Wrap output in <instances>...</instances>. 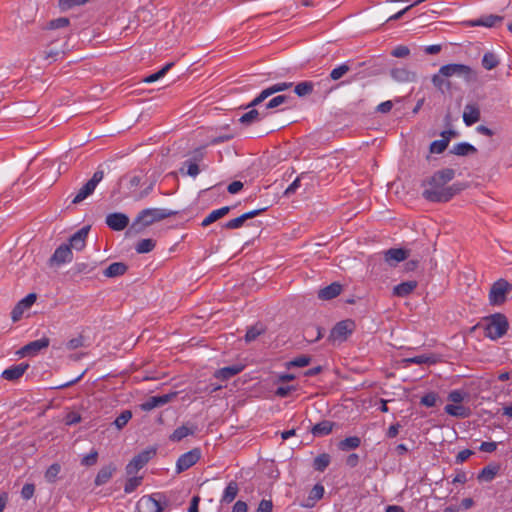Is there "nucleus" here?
<instances>
[{
  "label": "nucleus",
  "instance_id": "nucleus-1",
  "mask_svg": "<svg viewBox=\"0 0 512 512\" xmlns=\"http://www.w3.org/2000/svg\"><path fill=\"white\" fill-rule=\"evenodd\" d=\"M455 171L445 168L435 172L430 178L423 182L424 190L422 196L430 202H447L460 189L456 185L447 184L454 178Z\"/></svg>",
  "mask_w": 512,
  "mask_h": 512
},
{
  "label": "nucleus",
  "instance_id": "nucleus-2",
  "mask_svg": "<svg viewBox=\"0 0 512 512\" xmlns=\"http://www.w3.org/2000/svg\"><path fill=\"white\" fill-rule=\"evenodd\" d=\"M175 212L168 209L161 208H147L142 210L137 217L134 219L130 229L135 230V232L141 231L143 228L153 224L154 222L161 221L166 219Z\"/></svg>",
  "mask_w": 512,
  "mask_h": 512
},
{
  "label": "nucleus",
  "instance_id": "nucleus-3",
  "mask_svg": "<svg viewBox=\"0 0 512 512\" xmlns=\"http://www.w3.org/2000/svg\"><path fill=\"white\" fill-rule=\"evenodd\" d=\"M509 328L508 319L501 313L491 315L487 319L485 326V336L491 340H497L503 337Z\"/></svg>",
  "mask_w": 512,
  "mask_h": 512
},
{
  "label": "nucleus",
  "instance_id": "nucleus-4",
  "mask_svg": "<svg viewBox=\"0 0 512 512\" xmlns=\"http://www.w3.org/2000/svg\"><path fill=\"white\" fill-rule=\"evenodd\" d=\"M442 74L450 77H458L466 83H473L478 80V73L470 66L460 63H451L441 66Z\"/></svg>",
  "mask_w": 512,
  "mask_h": 512
},
{
  "label": "nucleus",
  "instance_id": "nucleus-5",
  "mask_svg": "<svg viewBox=\"0 0 512 512\" xmlns=\"http://www.w3.org/2000/svg\"><path fill=\"white\" fill-rule=\"evenodd\" d=\"M167 503L165 494L157 492L142 496L136 504V509L138 512H162L163 505H167Z\"/></svg>",
  "mask_w": 512,
  "mask_h": 512
},
{
  "label": "nucleus",
  "instance_id": "nucleus-6",
  "mask_svg": "<svg viewBox=\"0 0 512 512\" xmlns=\"http://www.w3.org/2000/svg\"><path fill=\"white\" fill-rule=\"evenodd\" d=\"M157 449L148 447L135 455L126 466L127 475H134L156 456Z\"/></svg>",
  "mask_w": 512,
  "mask_h": 512
},
{
  "label": "nucleus",
  "instance_id": "nucleus-7",
  "mask_svg": "<svg viewBox=\"0 0 512 512\" xmlns=\"http://www.w3.org/2000/svg\"><path fill=\"white\" fill-rule=\"evenodd\" d=\"M512 285L504 279L496 281L489 293V301L492 305H501L507 299V294L511 291Z\"/></svg>",
  "mask_w": 512,
  "mask_h": 512
},
{
  "label": "nucleus",
  "instance_id": "nucleus-8",
  "mask_svg": "<svg viewBox=\"0 0 512 512\" xmlns=\"http://www.w3.org/2000/svg\"><path fill=\"white\" fill-rule=\"evenodd\" d=\"M104 178V171L97 170L92 178L88 180L78 191L74 199L72 200L73 204H79L83 200H85L88 196L93 194L95 191L97 185L102 181Z\"/></svg>",
  "mask_w": 512,
  "mask_h": 512
},
{
  "label": "nucleus",
  "instance_id": "nucleus-9",
  "mask_svg": "<svg viewBox=\"0 0 512 512\" xmlns=\"http://www.w3.org/2000/svg\"><path fill=\"white\" fill-rule=\"evenodd\" d=\"M354 329V321L349 319L340 321L331 330L329 339L333 342H343L352 334Z\"/></svg>",
  "mask_w": 512,
  "mask_h": 512
},
{
  "label": "nucleus",
  "instance_id": "nucleus-10",
  "mask_svg": "<svg viewBox=\"0 0 512 512\" xmlns=\"http://www.w3.org/2000/svg\"><path fill=\"white\" fill-rule=\"evenodd\" d=\"M291 82L276 83L266 89H264L256 98H254L247 107H254L263 102L271 95L289 89L292 87Z\"/></svg>",
  "mask_w": 512,
  "mask_h": 512
},
{
  "label": "nucleus",
  "instance_id": "nucleus-11",
  "mask_svg": "<svg viewBox=\"0 0 512 512\" xmlns=\"http://www.w3.org/2000/svg\"><path fill=\"white\" fill-rule=\"evenodd\" d=\"M73 260V253L68 244H61L56 248L53 255L50 257L49 262L50 265H62L64 263H69Z\"/></svg>",
  "mask_w": 512,
  "mask_h": 512
},
{
  "label": "nucleus",
  "instance_id": "nucleus-12",
  "mask_svg": "<svg viewBox=\"0 0 512 512\" xmlns=\"http://www.w3.org/2000/svg\"><path fill=\"white\" fill-rule=\"evenodd\" d=\"M37 296L35 293H29L23 299H21L11 312V318L13 322H17L21 319L25 310L29 309L36 301Z\"/></svg>",
  "mask_w": 512,
  "mask_h": 512
},
{
  "label": "nucleus",
  "instance_id": "nucleus-13",
  "mask_svg": "<svg viewBox=\"0 0 512 512\" xmlns=\"http://www.w3.org/2000/svg\"><path fill=\"white\" fill-rule=\"evenodd\" d=\"M105 222L112 230L122 231L128 226L129 218L124 213L114 212L106 216Z\"/></svg>",
  "mask_w": 512,
  "mask_h": 512
},
{
  "label": "nucleus",
  "instance_id": "nucleus-14",
  "mask_svg": "<svg viewBox=\"0 0 512 512\" xmlns=\"http://www.w3.org/2000/svg\"><path fill=\"white\" fill-rule=\"evenodd\" d=\"M50 344L48 337H42L26 344L21 348L20 353L23 356H34L37 355L42 349H46Z\"/></svg>",
  "mask_w": 512,
  "mask_h": 512
},
{
  "label": "nucleus",
  "instance_id": "nucleus-15",
  "mask_svg": "<svg viewBox=\"0 0 512 512\" xmlns=\"http://www.w3.org/2000/svg\"><path fill=\"white\" fill-rule=\"evenodd\" d=\"M90 229L91 227L89 225L83 226L69 238L68 245L71 250L73 248L77 251H81L86 246V240Z\"/></svg>",
  "mask_w": 512,
  "mask_h": 512
},
{
  "label": "nucleus",
  "instance_id": "nucleus-16",
  "mask_svg": "<svg viewBox=\"0 0 512 512\" xmlns=\"http://www.w3.org/2000/svg\"><path fill=\"white\" fill-rule=\"evenodd\" d=\"M263 211H265V208L256 209V210H252V211L246 212V213L240 215L237 218H234V219H231V220L227 221L223 225V228L229 229V230L241 228L247 220L256 217L257 215H259Z\"/></svg>",
  "mask_w": 512,
  "mask_h": 512
},
{
  "label": "nucleus",
  "instance_id": "nucleus-17",
  "mask_svg": "<svg viewBox=\"0 0 512 512\" xmlns=\"http://www.w3.org/2000/svg\"><path fill=\"white\" fill-rule=\"evenodd\" d=\"M408 256L409 251L402 248H391L384 252V259L391 266H395L399 262L404 261Z\"/></svg>",
  "mask_w": 512,
  "mask_h": 512
},
{
  "label": "nucleus",
  "instance_id": "nucleus-18",
  "mask_svg": "<svg viewBox=\"0 0 512 512\" xmlns=\"http://www.w3.org/2000/svg\"><path fill=\"white\" fill-rule=\"evenodd\" d=\"M390 75L396 82L409 83L416 80V73L406 67L393 68Z\"/></svg>",
  "mask_w": 512,
  "mask_h": 512
},
{
  "label": "nucleus",
  "instance_id": "nucleus-19",
  "mask_svg": "<svg viewBox=\"0 0 512 512\" xmlns=\"http://www.w3.org/2000/svg\"><path fill=\"white\" fill-rule=\"evenodd\" d=\"M503 21L502 16L498 15H485L475 20H469L466 22V25L469 27H476V26H484V27H494L498 23H501Z\"/></svg>",
  "mask_w": 512,
  "mask_h": 512
},
{
  "label": "nucleus",
  "instance_id": "nucleus-20",
  "mask_svg": "<svg viewBox=\"0 0 512 512\" xmlns=\"http://www.w3.org/2000/svg\"><path fill=\"white\" fill-rule=\"evenodd\" d=\"M480 109L477 104H466L463 112V122L466 126H472L480 120Z\"/></svg>",
  "mask_w": 512,
  "mask_h": 512
},
{
  "label": "nucleus",
  "instance_id": "nucleus-21",
  "mask_svg": "<svg viewBox=\"0 0 512 512\" xmlns=\"http://www.w3.org/2000/svg\"><path fill=\"white\" fill-rule=\"evenodd\" d=\"M171 398V394L152 396L141 404V409L144 411H150L154 408L161 407L168 403Z\"/></svg>",
  "mask_w": 512,
  "mask_h": 512
},
{
  "label": "nucleus",
  "instance_id": "nucleus-22",
  "mask_svg": "<svg viewBox=\"0 0 512 512\" xmlns=\"http://www.w3.org/2000/svg\"><path fill=\"white\" fill-rule=\"evenodd\" d=\"M244 368L245 366L243 364L237 363L217 370L214 375L217 379L224 381L239 374Z\"/></svg>",
  "mask_w": 512,
  "mask_h": 512
},
{
  "label": "nucleus",
  "instance_id": "nucleus-23",
  "mask_svg": "<svg viewBox=\"0 0 512 512\" xmlns=\"http://www.w3.org/2000/svg\"><path fill=\"white\" fill-rule=\"evenodd\" d=\"M439 359H440L439 356H437L435 354H423V355H417L414 357L405 358V359H403V363H405V366H408L410 364L432 365V364H436L437 362H439Z\"/></svg>",
  "mask_w": 512,
  "mask_h": 512
},
{
  "label": "nucleus",
  "instance_id": "nucleus-24",
  "mask_svg": "<svg viewBox=\"0 0 512 512\" xmlns=\"http://www.w3.org/2000/svg\"><path fill=\"white\" fill-rule=\"evenodd\" d=\"M28 367L29 365L26 363L11 366L3 371L2 377L9 381H15L25 373Z\"/></svg>",
  "mask_w": 512,
  "mask_h": 512
},
{
  "label": "nucleus",
  "instance_id": "nucleus-25",
  "mask_svg": "<svg viewBox=\"0 0 512 512\" xmlns=\"http://www.w3.org/2000/svg\"><path fill=\"white\" fill-rule=\"evenodd\" d=\"M116 471V466L114 464H109L103 466L97 473L94 483L96 486H101L106 484L113 476Z\"/></svg>",
  "mask_w": 512,
  "mask_h": 512
},
{
  "label": "nucleus",
  "instance_id": "nucleus-26",
  "mask_svg": "<svg viewBox=\"0 0 512 512\" xmlns=\"http://www.w3.org/2000/svg\"><path fill=\"white\" fill-rule=\"evenodd\" d=\"M239 492V485L236 481H230L223 491L220 499L221 504H230L237 497Z\"/></svg>",
  "mask_w": 512,
  "mask_h": 512
},
{
  "label": "nucleus",
  "instance_id": "nucleus-27",
  "mask_svg": "<svg viewBox=\"0 0 512 512\" xmlns=\"http://www.w3.org/2000/svg\"><path fill=\"white\" fill-rule=\"evenodd\" d=\"M342 291V286L336 282L322 288L318 292V297L322 300H330L337 297Z\"/></svg>",
  "mask_w": 512,
  "mask_h": 512
},
{
  "label": "nucleus",
  "instance_id": "nucleus-28",
  "mask_svg": "<svg viewBox=\"0 0 512 512\" xmlns=\"http://www.w3.org/2000/svg\"><path fill=\"white\" fill-rule=\"evenodd\" d=\"M444 411L448 415L457 418H467L471 415L470 408L463 405L447 404L444 408Z\"/></svg>",
  "mask_w": 512,
  "mask_h": 512
},
{
  "label": "nucleus",
  "instance_id": "nucleus-29",
  "mask_svg": "<svg viewBox=\"0 0 512 512\" xmlns=\"http://www.w3.org/2000/svg\"><path fill=\"white\" fill-rule=\"evenodd\" d=\"M432 83L435 86V88L439 90L441 93H445L451 88V83L448 80V77L442 74L441 68L439 69L438 73L433 75Z\"/></svg>",
  "mask_w": 512,
  "mask_h": 512
},
{
  "label": "nucleus",
  "instance_id": "nucleus-30",
  "mask_svg": "<svg viewBox=\"0 0 512 512\" xmlns=\"http://www.w3.org/2000/svg\"><path fill=\"white\" fill-rule=\"evenodd\" d=\"M128 266L123 262H113L105 270L104 276L108 278L118 277L126 273Z\"/></svg>",
  "mask_w": 512,
  "mask_h": 512
},
{
  "label": "nucleus",
  "instance_id": "nucleus-31",
  "mask_svg": "<svg viewBox=\"0 0 512 512\" xmlns=\"http://www.w3.org/2000/svg\"><path fill=\"white\" fill-rule=\"evenodd\" d=\"M417 287L416 281H406L396 285L393 288V294L397 297H406Z\"/></svg>",
  "mask_w": 512,
  "mask_h": 512
},
{
  "label": "nucleus",
  "instance_id": "nucleus-32",
  "mask_svg": "<svg viewBox=\"0 0 512 512\" xmlns=\"http://www.w3.org/2000/svg\"><path fill=\"white\" fill-rule=\"evenodd\" d=\"M334 425V422L324 420L314 425L311 432L316 437L326 436L332 432Z\"/></svg>",
  "mask_w": 512,
  "mask_h": 512
},
{
  "label": "nucleus",
  "instance_id": "nucleus-33",
  "mask_svg": "<svg viewBox=\"0 0 512 512\" xmlns=\"http://www.w3.org/2000/svg\"><path fill=\"white\" fill-rule=\"evenodd\" d=\"M230 207L229 206H224V207H221L219 209H216V210H213L212 212H210L207 217L202 221L201 225L203 227H207L209 226L210 224H212L213 222L217 221L218 219L224 217L225 215H227L230 211Z\"/></svg>",
  "mask_w": 512,
  "mask_h": 512
},
{
  "label": "nucleus",
  "instance_id": "nucleus-34",
  "mask_svg": "<svg viewBox=\"0 0 512 512\" xmlns=\"http://www.w3.org/2000/svg\"><path fill=\"white\" fill-rule=\"evenodd\" d=\"M192 467V450L182 454L176 462V473L180 474L183 471Z\"/></svg>",
  "mask_w": 512,
  "mask_h": 512
},
{
  "label": "nucleus",
  "instance_id": "nucleus-35",
  "mask_svg": "<svg viewBox=\"0 0 512 512\" xmlns=\"http://www.w3.org/2000/svg\"><path fill=\"white\" fill-rule=\"evenodd\" d=\"M451 134H453L452 131L443 132L442 136L444 137V139L433 141L430 144V152L436 153V154L442 153L447 148L448 143H449V138L446 137V135H451Z\"/></svg>",
  "mask_w": 512,
  "mask_h": 512
},
{
  "label": "nucleus",
  "instance_id": "nucleus-36",
  "mask_svg": "<svg viewBox=\"0 0 512 512\" xmlns=\"http://www.w3.org/2000/svg\"><path fill=\"white\" fill-rule=\"evenodd\" d=\"M476 152L477 149L473 145L466 142L455 144L452 149V153L458 156H466Z\"/></svg>",
  "mask_w": 512,
  "mask_h": 512
},
{
  "label": "nucleus",
  "instance_id": "nucleus-37",
  "mask_svg": "<svg viewBox=\"0 0 512 512\" xmlns=\"http://www.w3.org/2000/svg\"><path fill=\"white\" fill-rule=\"evenodd\" d=\"M499 65L498 57L492 52H486L482 58V66L486 70H492Z\"/></svg>",
  "mask_w": 512,
  "mask_h": 512
},
{
  "label": "nucleus",
  "instance_id": "nucleus-38",
  "mask_svg": "<svg viewBox=\"0 0 512 512\" xmlns=\"http://www.w3.org/2000/svg\"><path fill=\"white\" fill-rule=\"evenodd\" d=\"M498 472L497 466H486L478 475V479L485 482L492 481Z\"/></svg>",
  "mask_w": 512,
  "mask_h": 512
},
{
  "label": "nucleus",
  "instance_id": "nucleus-39",
  "mask_svg": "<svg viewBox=\"0 0 512 512\" xmlns=\"http://www.w3.org/2000/svg\"><path fill=\"white\" fill-rule=\"evenodd\" d=\"M155 247V241L153 239H141L136 247L135 250L139 254L149 253L151 252Z\"/></svg>",
  "mask_w": 512,
  "mask_h": 512
},
{
  "label": "nucleus",
  "instance_id": "nucleus-40",
  "mask_svg": "<svg viewBox=\"0 0 512 512\" xmlns=\"http://www.w3.org/2000/svg\"><path fill=\"white\" fill-rule=\"evenodd\" d=\"M330 464V456L326 453L318 455L314 459L313 467L315 470L323 472Z\"/></svg>",
  "mask_w": 512,
  "mask_h": 512
},
{
  "label": "nucleus",
  "instance_id": "nucleus-41",
  "mask_svg": "<svg viewBox=\"0 0 512 512\" xmlns=\"http://www.w3.org/2000/svg\"><path fill=\"white\" fill-rule=\"evenodd\" d=\"M313 87H314L313 82L303 81V82L298 83L295 86L294 91L299 97H303V96H306V95H309L310 93H312Z\"/></svg>",
  "mask_w": 512,
  "mask_h": 512
},
{
  "label": "nucleus",
  "instance_id": "nucleus-42",
  "mask_svg": "<svg viewBox=\"0 0 512 512\" xmlns=\"http://www.w3.org/2000/svg\"><path fill=\"white\" fill-rule=\"evenodd\" d=\"M192 433V430L187 425H182L174 430V432L170 435V440L174 442L181 441L183 438Z\"/></svg>",
  "mask_w": 512,
  "mask_h": 512
},
{
  "label": "nucleus",
  "instance_id": "nucleus-43",
  "mask_svg": "<svg viewBox=\"0 0 512 512\" xmlns=\"http://www.w3.org/2000/svg\"><path fill=\"white\" fill-rule=\"evenodd\" d=\"M360 438L357 436L347 437L339 443L342 450L356 449L360 446Z\"/></svg>",
  "mask_w": 512,
  "mask_h": 512
},
{
  "label": "nucleus",
  "instance_id": "nucleus-44",
  "mask_svg": "<svg viewBox=\"0 0 512 512\" xmlns=\"http://www.w3.org/2000/svg\"><path fill=\"white\" fill-rule=\"evenodd\" d=\"M61 471V466L58 463H53L45 472V479L49 483H54Z\"/></svg>",
  "mask_w": 512,
  "mask_h": 512
},
{
  "label": "nucleus",
  "instance_id": "nucleus-45",
  "mask_svg": "<svg viewBox=\"0 0 512 512\" xmlns=\"http://www.w3.org/2000/svg\"><path fill=\"white\" fill-rule=\"evenodd\" d=\"M132 418V412L130 410H124L120 413V415L115 419L114 425L117 429H123L129 420Z\"/></svg>",
  "mask_w": 512,
  "mask_h": 512
},
{
  "label": "nucleus",
  "instance_id": "nucleus-46",
  "mask_svg": "<svg viewBox=\"0 0 512 512\" xmlns=\"http://www.w3.org/2000/svg\"><path fill=\"white\" fill-rule=\"evenodd\" d=\"M259 120V112L256 109H251L248 112L244 113L240 118L239 122L245 125H249L255 121Z\"/></svg>",
  "mask_w": 512,
  "mask_h": 512
},
{
  "label": "nucleus",
  "instance_id": "nucleus-47",
  "mask_svg": "<svg viewBox=\"0 0 512 512\" xmlns=\"http://www.w3.org/2000/svg\"><path fill=\"white\" fill-rule=\"evenodd\" d=\"M173 66V63H168L166 64L162 69H160L158 72L156 73H153L149 76H147L145 79H144V82L146 83H152V82H155L157 80H159L160 78H162L163 76L166 75V73L170 70V68Z\"/></svg>",
  "mask_w": 512,
  "mask_h": 512
},
{
  "label": "nucleus",
  "instance_id": "nucleus-48",
  "mask_svg": "<svg viewBox=\"0 0 512 512\" xmlns=\"http://www.w3.org/2000/svg\"><path fill=\"white\" fill-rule=\"evenodd\" d=\"M468 396L467 392L459 389H455L449 392L448 394V401L459 404L461 403L466 397Z\"/></svg>",
  "mask_w": 512,
  "mask_h": 512
},
{
  "label": "nucleus",
  "instance_id": "nucleus-49",
  "mask_svg": "<svg viewBox=\"0 0 512 512\" xmlns=\"http://www.w3.org/2000/svg\"><path fill=\"white\" fill-rule=\"evenodd\" d=\"M68 25H69V19L66 17H60L57 19L50 20L47 23L45 28L48 30H54V29L67 27Z\"/></svg>",
  "mask_w": 512,
  "mask_h": 512
},
{
  "label": "nucleus",
  "instance_id": "nucleus-50",
  "mask_svg": "<svg viewBox=\"0 0 512 512\" xmlns=\"http://www.w3.org/2000/svg\"><path fill=\"white\" fill-rule=\"evenodd\" d=\"M438 400L439 396L437 393L429 392L421 398L420 404L426 407H434Z\"/></svg>",
  "mask_w": 512,
  "mask_h": 512
},
{
  "label": "nucleus",
  "instance_id": "nucleus-51",
  "mask_svg": "<svg viewBox=\"0 0 512 512\" xmlns=\"http://www.w3.org/2000/svg\"><path fill=\"white\" fill-rule=\"evenodd\" d=\"M142 482V477H130L124 486V492L130 494L134 492Z\"/></svg>",
  "mask_w": 512,
  "mask_h": 512
},
{
  "label": "nucleus",
  "instance_id": "nucleus-52",
  "mask_svg": "<svg viewBox=\"0 0 512 512\" xmlns=\"http://www.w3.org/2000/svg\"><path fill=\"white\" fill-rule=\"evenodd\" d=\"M98 461V451L95 449H92L91 452L87 455H85L81 459V465L86 467L94 466Z\"/></svg>",
  "mask_w": 512,
  "mask_h": 512
},
{
  "label": "nucleus",
  "instance_id": "nucleus-53",
  "mask_svg": "<svg viewBox=\"0 0 512 512\" xmlns=\"http://www.w3.org/2000/svg\"><path fill=\"white\" fill-rule=\"evenodd\" d=\"M350 67L347 64H341L338 67L334 68L330 73V78L334 81L342 78L348 71Z\"/></svg>",
  "mask_w": 512,
  "mask_h": 512
},
{
  "label": "nucleus",
  "instance_id": "nucleus-54",
  "mask_svg": "<svg viewBox=\"0 0 512 512\" xmlns=\"http://www.w3.org/2000/svg\"><path fill=\"white\" fill-rule=\"evenodd\" d=\"M263 332H264V329L262 326H252V327L248 328V330L245 334L246 342L254 341Z\"/></svg>",
  "mask_w": 512,
  "mask_h": 512
},
{
  "label": "nucleus",
  "instance_id": "nucleus-55",
  "mask_svg": "<svg viewBox=\"0 0 512 512\" xmlns=\"http://www.w3.org/2000/svg\"><path fill=\"white\" fill-rule=\"evenodd\" d=\"M310 363V358L306 355H302L294 358L287 363V367H305Z\"/></svg>",
  "mask_w": 512,
  "mask_h": 512
},
{
  "label": "nucleus",
  "instance_id": "nucleus-56",
  "mask_svg": "<svg viewBox=\"0 0 512 512\" xmlns=\"http://www.w3.org/2000/svg\"><path fill=\"white\" fill-rule=\"evenodd\" d=\"M95 265L89 264V263H76L73 267V270L75 273H83V274H89L95 269Z\"/></svg>",
  "mask_w": 512,
  "mask_h": 512
},
{
  "label": "nucleus",
  "instance_id": "nucleus-57",
  "mask_svg": "<svg viewBox=\"0 0 512 512\" xmlns=\"http://www.w3.org/2000/svg\"><path fill=\"white\" fill-rule=\"evenodd\" d=\"M410 54V49L405 45H398L392 51L391 55L396 58H404Z\"/></svg>",
  "mask_w": 512,
  "mask_h": 512
},
{
  "label": "nucleus",
  "instance_id": "nucleus-58",
  "mask_svg": "<svg viewBox=\"0 0 512 512\" xmlns=\"http://www.w3.org/2000/svg\"><path fill=\"white\" fill-rule=\"evenodd\" d=\"M82 346H84V337L82 335L72 338L66 343V347L68 350H75Z\"/></svg>",
  "mask_w": 512,
  "mask_h": 512
},
{
  "label": "nucleus",
  "instance_id": "nucleus-59",
  "mask_svg": "<svg viewBox=\"0 0 512 512\" xmlns=\"http://www.w3.org/2000/svg\"><path fill=\"white\" fill-rule=\"evenodd\" d=\"M202 156H203L202 150H200V149L194 150V177H196V176H197V174H198L200 171H202V170H204V169H206V168H207V165H202V166H200V165L197 163V161H198L200 158H202Z\"/></svg>",
  "mask_w": 512,
  "mask_h": 512
},
{
  "label": "nucleus",
  "instance_id": "nucleus-60",
  "mask_svg": "<svg viewBox=\"0 0 512 512\" xmlns=\"http://www.w3.org/2000/svg\"><path fill=\"white\" fill-rule=\"evenodd\" d=\"M35 492V485L32 483H26L21 490V496L25 500H29L33 497Z\"/></svg>",
  "mask_w": 512,
  "mask_h": 512
},
{
  "label": "nucleus",
  "instance_id": "nucleus-61",
  "mask_svg": "<svg viewBox=\"0 0 512 512\" xmlns=\"http://www.w3.org/2000/svg\"><path fill=\"white\" fill-rule=\"evenodd\" d=\"M288 97L285 96V95H278L274 98H272L267 104H266V108L267 109H273V108H276L278 107L279 105L285 103L287 101Z\"/></svg>",
  "mask_w": 512,
  "mask_h": 512
},
{
  "label": "nucleus",
  "instance_id": "nucleus-62",
  "mask_svg": "<svg viewBox=\"0 0 512 512\" xmlns=\"http://www.w3.org/2000/svg\"><path fill=\"white\" fill-rule=\"evenodd\" d=\"M324 495V487L320 484H316L310 491L309 498L312 500H319Z\"/></svg>",
  "mask_w": 512,
  "mask_h": 512
},
{
  "label": "nucleus",
  "instance_id": "nucleus-63",
  "mask_svg": "<svg viewBox=\"0 0 512 512\" xmlns=\"http://www.w3.org/2000/svg\"><path fill=\"white\" fill-rule=\"evenodd\" d=\"M64 421H65L66 425H69V426L75 425L81 421V416L79 413L71 411V412L67 413Z\"/></svg>",
  "mask_w": 512,
  "mask_h": 512
},
{
  "label": "nucleus",
  "instance_id": "nucleus-64",
  "mask_svg": "<svg viewBox=\"0 0 512 512\" xmlns=\"http://www.w3.org/2000/svg\"><path fill=\"white\" fill-rule=\"evenodd\" d=\"M273 504L271 500L263 499L256 510V512H272Z\"/></svg>",
  "mask_w": 512,
  "mask_h": 512
}]
</instances>
